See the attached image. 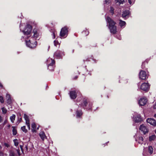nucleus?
<instances>
[{
  "label": "nucleus",
  "instance_id": "obj_38",
  "mask_svg": "<svg viewBox=\"0 0 156 156\" xmlns=\"http://www.w3.org/2000/svg\"><path fill=\"white\" fill-rule=\"evenodd\" d=\"M22 119L21 117L20 118V117L19 116L18 117V122H19V123L21 122L22 121Z\"/></svg>",
  "mask_w": 156,
  "mask_h": 156
},
{
  "label": "nucleus",
  "instance_id": "obj_18",
  "mask_svg": "<svg viewBox=\"0 0 156 156\" xmlns=\"http://www.w3.org/2000/svg\"><path fill=\"white\" fill-rule=\"evenodd\" d=\"M54 57L59 58L61 56V52L60 51H57L54 54Z\"/></svg>",
  "mask_w": 156,
  "mask_h": 156
},
{
  "label": "nucleus",
  "instance_id": "obj_49",
  "mask_svg": "<svg viewBox=\"0 0 156 156\" xmlns=\"http://www.w3.org/2000/svg\"><path fill=\"white\" fill-rule=\"evenodd\" d=\"M19 116L20 117H21V113H19Z\"/></svg>",
  "mask_w": 156,
  "mask_h": 156
},
{
  "label": "nucleus",
  "instance_id": "obj_14",
  "mask_svg": "<svg viewBox=\"0 0 156 156\" xmlns=\"http://www.w3.org/2000/svg\"><path fill=\"white\" fill-rule=\"evenodd\" d=\"M76 117L77 118H81L83 114V112L81 109L77 110L76 112Z\"/></svg>",
  "mask_w": 156,
  "mask_h": 156
},
{
  "label": "nucleus",
  "instance_id": "obj_13",
  "mask_svg": "<svg viewBox=\"0 0 156 156\" xmlns=\"http://www.w3.org/2000/svg\"><path fill=\"white\" fill-rule=\"evenodd\" d=\"M147 123H149L151 125L154 126H156V121L153 119L148 118L147 120Z\"/></svg>",
  "mask_w": 156,
  "mask_h": 156
},
{
  "label": "nucleus",
  "instance_id": "obj_31",
  "mask_svg": "<svg viewBox=\"0 0 156 156\" xmlns=\"http://www.w3.org/2000/svg\"><path fill=\"white\" fill-rule=\"evenodd\" d=\"M13 142L14 144V145L17 146L19 144V142L18 141V140L17 139H14L13 140Z\"/></svg>",
  "mask_w": 156,
  "mask_h": 156
},
{
  "label": "nucleus",
  "instance_id": "obj_43",
  "mask_svg": "<svg viewBox=\"0 0 156 156\" xmlns=\"http://www.w3.org/2000/svg\"><path fill=\"white\" fill-rule=\"evenodd\" d=\"M2 119L1 116L0 115V123L2 122Z\"/></svg>",
  "mask_w": 156,
  "mask_h": 156
},
{
  "label": "nucleus",
  "instance_id": "obj_21",
  "mask_svg": "<svg viewBox=\"0 0 156 156\" xmlns=\"http://www.w3.org/2000/svg\"><path fill=\"white\" fill-rule=\"evenodd\" d=\"M137 138H136V140L139 143H143V141L144 140L143 137H136Z\"/></svg>",
  "mask_w": 156,
  "mask_h": 156
},
{
  "label": "nucleus",
  "instance_id": "obj_17",
  "mask_svg": "<svg viewBox=\"0 0 156 156\" xmlns=\"http://www.w3.org/2000/svg\"><path fill=\"white\" fill-rule=\"evenodd\" d=\"M33 32L34 33V34L33 37H32V38H34V39L36 40V39L39 37V34L37 33V31L36 30H35V29H34Z\"/></svg>",
  "mask_w": 156,
  "mask_h": 156
},
{
  "label": "nucleus",
  "instance_id": "obj_32",
  "mask_svg": "<svg viewBox=\"0 0 156 156\" xmlns=\"http://www.w3.org/2000/svg\"><path fill=\"white\" fill-rule=\"evenodd\" d=\"M0 102L2 103H3L4 102V100L3 97L1 96H0Z\"/></svg>",
  "mask_w": 156,
  "mask_h": 156
},
{
  "label": "nucleus",
  "instance_id": "obj_50",
  "mask_svg": "<svg viewBox=\"0 0 156 156\" xmlns=\"http://www.w3.org/2000/svg\"><path fill=\"white\" fill-rule=\"evenodd\" d=\"M0 87H3L2 84L1 83H0Z\"/></svg>",
  "mask_w": 156,
  "mask_h": 156
},
{
  "label": "nucleus",
  "instance_id": "obj_55",
  "mask_svg": "<svg viewBox=\"0 0 156 156\" xmlns=\"http://www.w3.org/2000/svg\"><path fill=\"white\" fill-rule=\"evenodd\" d=\"M39 126L38 127H37V130L39 129Z\"/></svg>",
  "mask_w": 156,
  "mask_h": 156
},
{
  "label": "nucleus",
  "instance_id": "obj_9",
  "mask_svg": "<svg viewBox=\"0 0 156 156\" xmlns=\"http://www.w3.org/2000/svg\"><path fill=\"white\" fill-rule=\"evenodd\" d=\"M139 129L144 134H145L148 132V129L147 127L143 124L140 125Z\"/></svg>",
  "mask_w": 156,
  "mask_h": 156
},
{
  "label": "nucleus",
  "instance_id": "obj_40",
  "mask_svg": "<svg viewBox=\"0 0 156 156\" xmlns=\"http://www.w3.org/2000/svg\"><path fill=\"white\" fill-rule=\"evenodd\" d=\"M4 145L5 147H9L10 146L9 145V144L6 143H4Z\"/></svg>",
  "mask_w": 156,
  "mask_h": 156
},
{
  "label": "nucleus",
  "instance_id": "obj_34",
  "mask_svg": "<svg viewBox=\"0 0 156 156\" xmlns=\"http://www.w3.org/2000/svg\"><path fill=\"white\" fill-rule=\"evenodd\" d=\"M111 2L110 0H105L104 4H108Z\"/></svg>",
  "mask_w": 156,
  "mask_h": 156
},
{
  "label": "nucleus",
  "instance_id": "obj_4",
  "mask_svg": "<svg viewBox=\"0 0 156 156\" xmlns=\"http://www.w3.org/2000/svg\"><path fill=\"white\" fill-rule=\"evenodd\" d=\"M32 30V26L30 24H28L26 26L24 29L22 31L24 34L29 35L30 34Z\"/></svg>",
  "mask_w": 156,
  "mask_h": 156
},
{
  "label": "nucleus",
  "instance_id": "obj_47",
  "mask_svg": "<svg viewBox=\"0 0 156 156\" xmlns=\"http://www.w3.org/2000/svg\"><path fill=\"white\" fill-rule=\"evenodd\" d=\"M78 76H76L74 78V80H76L78 78Z\"/></svg>",
  "mask_w": 156,
  "mask_h": 156
},
{
  "label": "nucleus",
  "instance_id": "obj_23",
  "mask_svg": "<svg viewBox=\"0 0 156 156\" xmlns=\"http://www.w3.org/2000/svg\"><path fill=\"white\" fill-rule=\"evenodd\" d=\"M24 118L26 120V122H30V119L29 117L26 114H24Z\"/></svg>",
  "mask_w": 156,
  "mask_h": 156
},
{
  "label": "nucleus",
  "instance_id": "obj_51",
  "mask_svg": "<svg viewBox=\"0 0 156 156\" xmlns=\"http://www.w3.org/2000/svg\"><path fill=\"white\" fill-rule=\"evenodd\" d=\"M150 136L153 137V136H156L155 135H151V136Z\"/></svg>",
  "mask_w": 156,
  "mask_h": 156
},
{
  "label": "nucleus",
  "instance_id": "obj_29",
  "mask_svg": "<svg viewBox=\"0 0 156 156\" xmlns=\"http://www.w3.org/2000/svg\"><path fill=\"white\" fill-rule=\"evenodd\" d=\"M21 129L25 133H26L27 132V130L26 129V126H23L21 127Z\"/></svg>",
  "mask_w": 156,
  "mask_h": 156
},
{
  "label": "nucleus",
  "instance_id": "obj_1",
  "mask_svg": "<svg viewBox=\"0 0 156 156\" xmlns=\"http://www.w3.org/2000/svg\"><path fill=\"white\" fill-rule=\"evenodd\" d=\"M106 21L111 33L113 34H116L117 32V26L115 25L116 22L109 16L107 17Z\"/></svg>",
  "mask_w": 156,
  "mask_h": 156
},
{
  "label": "nucleus",
  "instance_id": "obj_56",
  "mask_svg": "<svg viewBox=\"0 0 156 156\" xmlns=\"http://www.w3.org/2000/svg\"><path fill=\"white\" fill-rule=\"evenodd\" d=\"M87 32H88V34H88V33H89V31H87Z\"/></svg>",
  "mask_w": 156,
  "mask_h": 156
},
{
  "label": "nucleus",
  "instance_id": "obj_26",
  "mask_svg": "<svg viewBox=\"0 0 156 156\" xmlns=\"http://www.w3.org/2000/svg\"><path fill=\"white\" fill-rule=\"evenodd\" d=\"M153 149L152 147L151 146L148 147V151L150 154H152L153 152Z\"/></svg>",
  "mask_w": 156,
  "mask_h": 156
},
{
  "label": "nucleus",
  "instance_id": "obj_59",
  "mask_svg": "<svg viewBox=\"0 0 156 156\" xmlns=\"http://www.w3.org/2000/svg\"><path fill=\"white\" fill-rule=\"evenodd\" d=\"M155 133H156V130L155 131Z\"/></svg>",
  "mask_w": 156,
  "mask_h": 156
},
{
  "label": "nucleus",
  "instance_id": "obj_58",
  "mask_svg": "<svg viewBox=\"0 0 156 156\" xmlns=\"http://www.w3.org/2000/svg\"><path fill=\"white\" fill-rule=\"evenodd\" d=\"M83 62H85V61H84V60H83Z\"/></svg>",
  "mask_w": 156,
  "mask_h": 156
},
{
  "label": "nucleus",
  "instance_id": "obj_12",
  "mask_svg": "<svg viewBox=\"0 0 156 156\" xmlns=\"http://www.w3.org/2000/svg\"><path fill=\"white\" fill-rule=\"evenodd\" d=\"M147 101V99L146 98H141L139 101V103L141 106H144L146 105Z\"/></svg>",
  "mask_w": 156,
  "mask_h": 156
},
{
  "label": "nucleus",
  "instance_id": "obj_24",
  "mask_svg": "<svg viewBox=\"0 0 156 156\" xmlns=\"http://www.w3.org/2000/svg\"><path fill=\"white\" fill-rule=\"evenodd\" d=\"M16 115H15L13 114L12 116L10 117V119L12 123L14 122V121L15 120Z\"/></svg>",
  "mask_w": 156,
  "mask_h": 156
},
{
  "label": "nucleus",
  "instance_id": "obj_10",
  "mask_svg": "<svg viewBox=\"0 0 156 156\" xmlns=\"http://www.w3.org/2000/svg\"><path fill=\"white\" fill-rule=\"evenodd\" d=\"M51 62L49 63L48 66V69L51 71H53L54 69V65L55 63V61L54 59H51Z\"/></svg>",
  "mask_w": 156,
  "mask_h": 156
},
{
  "label": "nucleus",
  "instance_id": "obj_57",
  "mask_svg": "<svg viewBox=\"0 0 156 156\" xmlns=\"http://www.w3.org/2000/svg\"><path fill=\"white\" fill-rule=\"evenodd\" d=\"M107 98H109V97H108V96H107Z\"/></svg>",
  "mask_w": 156,
  "mask_h": 156
},
{
  "label": "nucleus",
  "instance_id": "obj_39",
  "mask_svg": "<svg viewBox=\"0 0 156 156\" xmlns=\"http://www.w3.org/2000/svg\"><path fill=\"white\" fill-rule=\"evenodd\" d=\"M155 137H149V140L150 141L154 140L155 139Z\"/></svg>",
  "mask_w": 156,
  "mask_h": 156
},
{
  "label": "nucleus",
  "instance_id": "obj_41",
  "mask_svg": "<svg viewBox=\"0 0 156 156\" xmlns=\"http://www.w3.org/2000/svg\"><path fill=\"white\" fill-rule=\"evenodd\" d=\"M10 156H15V154L13 152H11L9 154Z\"/></svg>",
  "mask_w": 156,
  "mask_h": 156
},
{
  "label": "nucleus",
  "instance_id": "obj_36",
  "mask_svg": "<svg viewBox=\"0 0 156 156\" xmlns=\"http://www.w3.org/2000/svg\"><path fill=\"white\" fill-rule=\"evenodd\" d=\"M26 123L27 125V126L28 129H30V122H26Z\"/></svg>",
  "mask_w": 156,
  "mask_h": 156
},
{
  "label": "nucleus",
  "instance_id": "obj_6",
  "mask_svg": "<svg viewBox=\"0 0 156 156\" xmlns=\"http://www.w3.org/2000/svg\"><path fill=\"white\" fill-rule=\"evenodd\" d=\"M150 86L149 83H144L141 85L140 89L144 91H147L149 90Z\"/></svg>",
  "mask_w": 156,
  "mask_h": 156
},
{
  "label": "nucleus",
  "instance_id": "obj_2",
  "mask_svg": "<svg viewBox=\"0 0 156 156\" xmlns=\"http://www.w3.org/2000/svg\"><path fill=\"white\" fill-rule=\"evenodd\" d=\"M26 44L27 46L30 48H34L37 46V42L32 37L28 41L26 40Z\"/></svg>",
  "mask_w": 156,
  "mask_h": 156
},
{
  "label": "nucleus",
  "instance_id": "obj_44",
  "mask_svg": "<svg viewBox=\"0 0 156 156\" xmlns=\"http://www.w3.org/2000/svg\"><path fill=\"white\" fill-rule=\"evenodd\" d=\"M53 38H55V33L54 32H53Z\"/></svg>",
  "mask_w": 156,
  "mask_h": 156
},
{
  "label": "nucleus",
  "instance_id": "obj_42",
  "mask_svg": "<svg viewBox=\"0 0 156 156\" xmlns=\"http://www.w3.org/2000/svg\"><path fill=\"white\" fill-rule=\"evenodd\" d=\"M153 108L154 109H156V103L155 105H153Z\"/></svg>",
  "mask_w": 156,
  "mask_h": 156
},
{
  "label": "nucleus",
  "instance_id": "obj_3",
  "mask_svg": "<svg viewBox=\"0 0 156 156\" xmlns=\"http://www.w3.org/2000/svg\"><path fill=\"white\" fill-rule=\"evenodd\" d=\"M69 27L65 26L62 27L60 31V35L61 37H64L65 36H67L68 33Z\"/></svg>",
  "mask_w": 156,
  "mask_h": 156
},
{
  "label": "nucleus",
  "instance_id": "obj_53",
  "mask_svg": "<svg viewBox=\"0 0 156 156\" xmlns=\"http://www.w3.org/2000/svg\"><path fill=\"white\" fill-rule=\"evenodd\" d=\"M6 122V121H5L4 122V124H5Z\"/></svg>",
  "mask_w": 156,
  "mask_h": 156
},
{
  "label": "nucleus",
  "instance_id": "obj_35",
  "mask_svg": "<svg viewBox=\"0 0 156 156\" xmlns=\"http://www.w3.org/2000/svg\"><path fill=\"white\" fill-rule=\"evenodd\" d=\"M145 62H142V65H141V68L142 69H144L145 67Z\"/></svg>",
  "mask_w": 156,
  "mask_h": 156
},
{
  "label": "nucleus",
  "instance_id": "obj_54",
  "mask_svg": "<svg viewBox=\"0 0 156 156\" xmlns=\"http://www.w3.org/2000/svg\"><path fill=\"white\" fill-rule=\"evenodd\" d=\"M154 117L155 118H156V114H154Z\"/></svg>",
  "mask_w": 156,
  "mask_h": 156
},
{
  "label": "nucleus",
  "instance_id": "obj_48",
  "mask_svg": "<svg viewBox=\"0 0 156 156\" xmlns=\"http://www.w3.org/2000/svg\"><path fill=\"white\" fill-rule=\"evenodd\" d=\"M20 147L22 151L23 150V146L20 145Z\"/></svg>",
  "mask_w": 156,
  "mask_h": 156
},
{
  "label": "nucleus",
  "instance_id": "obj_22",
  "mask_svg": "<svg viewBox=\"0 0 156 156\" xmlns=\"http://www.w3.org/2000/svg\"><path fill=\"white\" fill-rule=\"evenodd\" d=\"M126 24V23L125 21L121 20H119V25L121 27L125 26Z\"/></svg>",
  "mask_w": 156,
  "mask_h": 156
},
{
  "label": "nucleus",
  "instance_id": "obj_52",
  "mask_svg": "<svg viewBox=\"0 0 156 156\" xmlns=\"http://www.w3.org/2000/svg\"><path fill=\"white\" fill-rule=\"evenodd\" d=\"M25 147L26 148V149L27 150H28V147H27V146Z\"/></svg>",
  "mask_w": 156,
  "mask_h": 156
},
{
  "label": "nucleus",
  "instance_id": "obj_7",
  "mask_svg": "<svg viewBox=\"0 0 156 156\" xmlns=\"http://www.w3.org/2000/svg\"><path fill=\"white\" fill-rule=\"evenodd\" d=\"M89 101L86 98H84L82 102L80 105L81 107L82 108L85 109L86 107L88 105V103Z\"/></svg>",
  "mask_w": 156,
  "mask_h": 156
},
{
  "label": "nucleus",
  "instance_id": "obj_20",
  "mask_svg": "<svg viewBox=\"0 0 156 156\" xmlns=\"http://www.w3.org/2000/svg\"><path fill=\"white\" fill-rule=\"evenodd\" d=\"M31 130L33 133L36 132V125L35 123H33L31 125Z\"/></svg>",
  "mask_w": 156,
  "mask_h": 156
},
{
  "label": "nucleus",
  "instance_id": "obj_33",
  "mask_svg": "<svg viewBox=\"0 0 156 156\" xmlns=\"http://www.w3.org/2000/svg\"><path fill=\"white\" fill-rule=\"evenodd\" d=\"M54 43L55 46H57L59 44V42L58 41H54Z\"/></svg>",
  "mask_w": 156,
  "mask_h": 156
},
{
  "label": "nucleus",
  "instance_id": "obj_11",
  "mask_svg": "<svg viewBox=\"0 0 156 156\" xmlns=\"http://www.w3.org/2000/svg\"><path fill=\"white\" fill-rule=\"evenodd\" d=\"M77 93L75 90L70 91L69 94L70 98L72 99H75L77 97Z\"/></svg>",
  "mask_w": 156,
  "mask_h": 156
},
{
  "label": "nucleus",
  "instance_id": "obj_46",
  "mask_svg": "<svg viewBox=\"0 0 156 156\" xmlns=\"http://www.w3.org/2000/svg\"><path fill=\"white\" fill-rule=\"evenodd\" d=\"M0 156H3V154L2 152H0Z\"/></svg>",
  "mask_w": 156,
  "mask_h": 156
},
{
  "label": "nucleus",
  "instance_id": "obj_27",
  "mask_svg": "<svg viewBox=\"0 0 156 156\" xmlns=\"http://www.w3.org/2000/svg\"><path fill=\"white\" fill-rule=\"evenodd\" d=\"M2 113L4 114H5L7 112V110L4 107L2 108Z\"/></svg>",
  "mask_w": 156,
  "mask_h": 156
},
{
  "label": "nucleus",
  "instance_id": "obj_45",
  "mask_svg": "<svg viewBox=\"0 0 156 156\" xmlns=\"http://www.w3.org/2000/svg\"><path fill=\"white\" fill-rule=\"evenodd\" d=\"M42 140H44L45 138H47V137H41Z\"/></svg>",
  "mask_w": 156,
  "mask_h": 156
},
{
  "label": "nucleus",
  "instance_id": "obj_5",
  "mask_svg": "<svg viewBox=\"0 0 156 156\" xmlns=\"http://www.w3.org/2000/svg\"><path fill=\"white\" fill-rule=\"evenodd\" d=\"M139 78L142 80H145L148 78V76L146 74V72L144 70H141L139 74Z\"/></svg>",
  "mask_w": 156,
  "mask_h": 156
},
{
  "label": "nucleus",
  "instance_id": "obj_28",
  "mask_svg": "<svg viewBox=\"0 0 156 156\" xmlns=\"http://www.w3.org/2000/svg\"><path fill=\"white\" fill-rule=\"evenodd\" d=\"M114 9L113 7H111L110 10V12L112 14V15H113L114 14Z\"/></svg>",
  "mask_w": 156,
  "mask_h": 156
},
{
  "label": "nucleus",
  "instance_id": "obj_25",
  "mask_svg": "<svg viewBox=\"0 0 156 156\" xmlns=\"http://www.w3.org/2000/svg\"><path fill=\"white\" fill-rule=\"evenodd\" d=\"M12 134L14 135H15L17 134V132L16 129L15 127L14 126H12Z\"/></svg>",
  "mask_w": 156,
  "mask_h": 156
},
{
  "label": "nucleus",
  "instance_id": "obj_30",
  "mask_svg": "<svg viewBox=\"0 0 156 156\" xmlns=\"http://www.w3.org/2000/svg\"><path fill=\"white\" fill-rule=\"evenodd\" d=\"M40 136H46L44 132L43 131H41L39 133Z\"/></svg>",
  "mask_w": 156,
  "mask_h": 156
},
{
  "label": "nucleus",
  "instance_id": "obj_8",
  "mask_svg": "<svg viewBox=\"0 0 156 156\" xmlns=\"http://www.w3.org/2000/svg\"><path fill=\"white\" fill-rule=\"evenodd\" d=\"M130 12L129 10H126L123 11L122 16L125 19L129 17L130 15Z\"/></svg>",
  "mask_w": 156,
  "mask_h": 156
},
{
  "label": "nucleus",
  "instance_id": "obj_16",
  "mask_svg": "<svg viewBox=\"0 0 156 156\" xmlns=\"http://www.w3.org/2000/svg\"><path fill=\"white\" fill-rule=\"evenodd\" d=\"M135 122L136 123H139L142 121V119L140 114L137 115L135 117Z\"/></svg>",
  "mask_w": 156,
  "mask_h": 156
},
{
  "label": "nucleus",
  "instance_id": "obj_19",
  "mask_svg": "<svg viewBox=\"0 0 156 156\" xmlns=\"http://www.w3.org/2000/svg\"><path fill=\"white\" fill-rule=\"evenodd\" d=\"M93 104L92 102H90V101L88 103V105L86 107V109L88 111L89 110H92V106Z\"/></svg>",
  "mask_w": 156,
  "mask_h": 156
},
{
  "label": "nucleus",
  "instance_id": "obj_37",
  "mask_svg": "<svg viewBox=\"0 0 156 156\" xmlns=\"http://www.w3.org/2000/svg\"><path fill=\"white\" fill-rule=\"evenodd\" d=\"M118 1L119 2L120 4H123L124 2V0H118Z\"/></svg>",
  "mask_w": 156,
  "mask_h": 156
},
{
  "label": "nucleus",
  "instance_id": "obj_15",
  "mask_svg": "<svg viewBox=\"0 0 156 156\" xmlns=\"http://www.w3.org/2000/svg\"><path fill=\"white\" fill-rule=\"evenodd\" d=\"M7 99L6 103L8 105H10L12 103V100L11 99V96L10 94H7L6 96Z\"/></svg>",
  "mask_w": 156,
  "mask_h": 156
}]
</instances>
